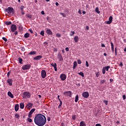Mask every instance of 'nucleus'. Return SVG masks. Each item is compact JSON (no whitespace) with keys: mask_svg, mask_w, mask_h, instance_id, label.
I'll return each instance as SVG.
<instances>
[{"mask_svg":"<svg viewBox=\"0 0 126 126\" xmlns=\"http://www.w3.org/2000/svg\"><path fill=\"white\" fill-rule=\"evenodd\" d=\"M111 50L112 51V53H114L115 52V48H114V43L113 42H111Z\"/></svg>","mask_w":126,"mask_h":126,"instance_id":"412c9836","label":"nucleus"},{"mask_svg":"<svg viewBox=\"0 0 126 126\" xmlns=\"http://www.w3.org/2000/svg\"><path fill=\"white\" fill-rule=\"evenodd\" d=\"M82 95L84 98H87L89 97V93L88 92H84L82 93Z\"/></svg>","mask_w":126,"mask_h":126,"instance_id":"0eeeda50","label":"nucleus"},{"mask_svg":"<svg viewBox=\"0 0 126 126\" xmlns=\"http://www.w3.org/2000/svg\"><path fill=\"white\" fill-rule=\"evenodd\" d=\"M72 120H75V115H72Z\"/></svg>","mask_w":126,"mask_h":126,"instance_id":"864d4df0","label":"nucleus"},{"mask_svg":"<svg viewBox=\"0 0 126 126\" xmlns=\"http://www.w3.org/2000/svg\"><path fill=\"white\" fill-rule=\"evenodd\" d=\"M22 51H23V52H24L25 51V48L24 47H22Z\"/></svg>","mask_w":126,"mask_h":126,"instance_id":"338daca9","label":"nucleus"},{"mask_svg":"<svg viewBox=\"0 0 126 126\" xmlns=\"http://www.w3.org/2000/svg\"><path fill=\"white\" fill-rule=\"evenodd\" d=\"M80 126H86V124H85V122L82 121L80 123Z\"/></svg>","mask_w":126,"mask_h":126,"instance_id":"5701e85b","label":"nucleus"},{"mask_svg":"<svg viewBox=\"0 0 126 126\" xmlns=\"http://www.w3.org/2000/svg\"><path fill=\"white\" fill-rule=\"evenodd\" d=\"M103 67H104V68H105V70H106V71H109V69L111 67V66H107Z\"/></svg>","mask_w":126,"mask_h":126,"instance_id":"bb28decb","label":"nucleus"},{"mask_svg":"<svg viewBox=\"0 0 126 126\" xmlns=\"http://www.w3.org/2000/svg\"><path fill=\"white\" fill-rule=\"evenodd\" d=\"M44 46H47V45H48V42H44Z\"/></svg>","mask_w":126,"mask_h":126,"instance_id":"e2e57ef3","label":"nucleus"},{"mask_svg":"<svg viewBox=\"0 0 126 126\" xmlns=\"http://www.w3.org/2000/svg\"><path fill=\"white\" fill-rule=\"evenodd\" d=\"M74 41L75 43H77L79 41V37L78 36H75L74 38Z\"/></svg>","mask_w":126,"mask_h":126,"instance_id":"dca6fc26","label":"nucleus"},{"mask_svg":"<svg viewBox=\"0 0 126 126\" xmlns=\"http://www.w3.org/2000/svg\"><path fill=\"white\" fill-rule=\"evenodd\" d=\"M15 117L16 119H19L20 118V116H19V114L16 113L15 115Z\"/></svg>","mask_w":126,"mask_h":126,"instance_id":"7c9ffc66","label":"nucleus"},{"mask_svg":"<svg viewBox=\"0 0 126 126\" xmlns=\"http://www.w3.org/2000/svg\"><path fill=\"white\" fill-rule=\"evenodd\" d=\"M57 58L59 59V61L60 62H62V61H63V56H62V54L61 53H59L58 54Z\"/></svg>","mask_w":126,"mask_h":126,"instance_id":"9b49d317","label":"nucleus"},{"mask_svg":"<svg viewBox=\"0 0 126 126\" xmlns=\"http://www.w3.org/2000/svg\"><path fill=\"white\" fill-rule=\"evenodd\" d=\"M23 8H24V6H21L20 9L21 10V11L22 10H24V9H23Z\"/></svg>","mask_w":126,"mask_h":126,"instance_id":"603ef678","label":"nucleus"},{"mask_svg":"<svg viewBox=\"0 0 126 126\" xmlns=\"http://www.w3.org/2000/svg\"><path fill=\"white\" fill-rule=\"evenodd\" d=\"M105 82H106V80H100V84H103V83H105Z\"/></svg>","mask_w":126,"mask_h":126,"instance_id":"72a5a7b5","label":"nucleus"},{"mask_svg":"<svg viewBox=\"0 0 126 126\" xmlns=\"http://www.w3.org/2000/svg\"><path fill=\"white\" fill-rule=\"evenodd\" d=\"M115 56H117V47H116L115 49Z\"/></svg>","mask_w":126,"mask_h":126,"instance_id":"3c124183","label":"nucleus"},{"mask_svg":"<svg viewBox=\"0 0 126 126\" xmlns=\"http://www.w3.org/2000/svg\"><path fill=\"white\" fill-rule=\"evenodd\" d=\"M30 67H31V65H30V64H27L23 65L22 67V69L23 70H27V69H30Z\"/></svg>","mask_w":126,"mask_h":126,"instance_id":"20e7f679","label":"nucleus"},{"mask_svg":"<svg viewBox=\"0 0 126 126\" xmlns=\"http://www.w3.org/2000/svg\"><path fill=\"white\" fill-rule=\"evenodd\" d=\"M26 16L28 18H30V19H31V18H32V15H31L27 14V15H26Z\"/></svg>","mask_w":126,"mask_h":126,"instance_id":"c756f323","label":"nucleus"},{"mask_svg":"<svg viewBox=\"0 0 126 126\" xmlns=\"http://www.w3.org/2000/svg\"><path fill=\"white\" fill-rule=\"evenodd\" d=\"M22 62H23V60L21 58H19V63L22 64Z\"/></svg>","mask_w":126,"mask_h":126,"instance_id":"f704fd0d","label":"nucleus"},{"mask_svg":"<svg viewBox=\"0 0 126 126\" xmlns=\"http://www.w3.org/2000/svg\"><path fill=\"white\" fill-rule=\"evenodd\" d=\"M123 100H126V95L123 96Z\"/></svg>","mask_w":126,"mask_h":126,"instance_id":"69168bd1","label":"nucleus"},{"mask_svg":"<svg viewBox=\"0 0 126 126\" xmlns=\"http://www.w3.org/2000/svg\"><path fill=\"white\" fill-rule=\"evenodd\" d=\"M27 121L29 123H31L32 122V119L31 118H27Z\"/></svg>","mask_w":126,"mask_h":126,"instance_id":"a19ab883","label":"nucleus"},{"mask_svg":"<svg viewBox=\"0 0 126 126\" xmlns=\"http://www.w3.org/2000/svg\"><path fill=\"white\" fill-rule=\"evenodd\" d=\"M36 51H31V52L29 53V55H36Z\"/></svg>","mask_w":126,"mask_h":126,"instance_id":"a878e982","label":"nucleus"},{"mask_svg":"<svg viewBox=\"0 0 126 126\" xmlns=\"http://www.w3.org/2000/svg\"><path fill=\"white\" fill-rule=\"evenodd\" d=\"M13 81V80H12V79H8V80H7V83L9 84V85H10V86H11L12 85Z\"/></svg>","mask_w":126,"mask_h":126,"instance_id":"ddd939ff","label":"nucleus"},{"mask_svg":"<svg viewBox=\"0 0 126 126\" xmlns=\"http://www.w3.org/2000/svg\"><path fill=\"white\" fill-rule=\"evenodd\" d=\"M124 66V64L123 63V62H121L119 64V66Z\"/></svg>","mask_w":126,"mask_h":126,"instance_id":"de8ad7c7","label":"nucleus"},{"mask_svg":"<svg viewBox=\"0 0 126 126\" xmlns=\"http://www.w3.org/2000/svg\"><path fill=\"white\" fill-rule=\"evenodd\" d=\"M77 66V62L76 61H74L73 63V69H75V68Z\"/></svg>","mask_w":126,"mask_h":126,"instance_id":"aec40b11","label":"nucleus"},{"mask_svg":"<svg viewBox=\"0 0 126 126\" xmlns=\"http://www.w3.org/2000/svg\"><path fill=\"white\" fill-rule=\"evenodd\" d=\"M60 102V104H59L58 108L60 109V108L62 107V106L63 105V101H62V100H61Z\"/></svg>","mask_w":126,"mask_h":126,"instance_id":"c9c22d12","label":"nucleus"},{"mask_svg":"<svg viewBox=\"0 0 126 126\" xmlns=\"http://www.w3.org/2000/svg\"><path fill=\"white\" fill-rule=\"evenodd\" d=\"M32 118V114L29 113V118Z\"/></svg>","mask_w":126,"mask_h":126,"instance_id":"6e6d98bb","label":"nucleus"},{"mask_svg":"<svg viewBox=\"0 0 126 126\" xmlns=\"http://www.w3.org/2000/svg\"><path fill=\"white\" fill-rule=\"evenodd\" d=\"M34 122L36 126H43L46 125L47 119L46 118V116L44 115L38 114L35 116Z\"/></svg>","mask_w":126,"mask_h":126,"instance_id":"f257e3e1","label":"nucleus"},{"mask_svg":"<svg viewBox=\"0 0 126 126\" xmlns=\"http://www.w3.org/2000/svg\"><path fill=\"white\" fill-rule=\"evenodd\" d=\"M46 33L48 35H53V32L50 29H47L46 30Z\"/></svg>","mask_w":126,"mask_h":126,"instance_id":"2eb2a0df","label":"nucleus"},{"mask_svg":"<svg viewBox=\"0 0 126 126\" xmlns=\"http://www.w3.org/2000/svg\"><path fill=\"white\" fill-rule=\"evenodd\" d=\"M78 74L79 75H81V76H82V77H84V73L82 72H80L79 73H78Z\"/></svg>","mask_w":126,"mask_h":126,"instance_id":"c85d7f7f","label":"nucleus"},{"mask_svg":"<svg viewBox=\"0 0 126 126\" xmlns=\"http://www.w3.org/2000/svg\"><path fill=\"white\" fill-rule=\"evenodd\" d=\"M61 35L60 34V33H57L56 34V37H61Z\"/></svg>","mask_w":126,"mask_h":126,"instance_id":"49530a36","label":"nucleus"},{"mask_svg":"<svg viewBox=\"0 0 126 126\" xmlns=\"http://www.w3.org/2000/svg\"><path fill=\"white\" fill-rule=\"evenodd\" d=\"M10 29L12 32H15L17 29V27H16V25H15L12 24L11 25Z\"/></svg>","mask_w":126,"mask_h":126,"instance_id":"423d86ee","label":"nucleus"},{"mask_svg":"<svg viewBox=\"0 0 126 126\" xmlns=\"http://www.w3.org/2000/svg\"><path fill=\"white\" fill-rule=\"evenodd\" d=\"M6 25H10L11 24V22L10 21H7L5 22Z\"/></svg>","mask_w":126,"mask_h":126,"instance_id":"e433bc0d","label":"nucleus"},{"mask_svg":"<svg viewBox=\"0 0 126 126\" xmlns=\"http://www.w3.org/2000/svg\"><path fill=\"white\" fill-rule=\"evenodd\" d=\"M78 100H79V96H78V95H76L75 97V103H77L78 102Z\"/></svg>","mask_w":126,"mask_h":126,"instance_id":"6ab92c4d","label":"nucleus"},{"mask_svg":"<svg viewBox=\"0 0 126 126\" xmlns=\"http://www.w3.org/2000/svg\"><path fill=\"white\" fill-rule=\"evenodd\" d=\"M95 12L98 14L100 13V11H99V8L96 7L95 8Z\"/></svg>","mask_w":126,"mask_h":126,"instance_id":"4c0bfd02","label":"nucleus"},{"mask_svg":"<svg viewBox=\"0 0 126 126\" xmlns=\"http://www.w3.org/2000/svg\"><path fill=\"white\" fill-rule=\"evenodd\" d=\"M70 36H73V35H74L75 34V32L74 31H71L70 32Z\"/></svg>","mask_w":126,"mask_h":126,"instance_id":"473e14b6","label":"nucleus"},{"mask_svg":"<svg viewBox=\"0 0 126 126\" xmlns=\"http://www.w3.org/2000/svg\"><path fill=\"white\" fill-rule=\"evenodd\" d=\"M19 110V104H16L15 106V111L16 112H17Z\"/></svg>","mask_w":126,"mask_h":126,"instance_id":"a211bd4d","label":"nucleus"},{"mask_svg":"<svg viewBox=\"0 0 126 126\" xmlns=\"http://www.w3.org/2000/svg\"><path fill=\"white\" fill-rule=\"evenodd\" d=\"M60 78L61 79V80L64 81V80H65V79H66V75H65V74H62L60 75Z\"/></svg>","mask_w":126,"mask_h":126,"instance_id":"9d476101","label":"nucleus"},{"mask_svg":"<svg viewBox=\"0 0 126 126\" xmlns=\"http://www.w3.org/2000/svg\"><path fill=\"white\" fill-rule=\"evenodd\" d=\"M86 65L87 67H89V63H88V61L86 62Z\"/></svg>","mask_w":126,"mask_h":126,"instance_id":"79ce46f5","label":"nucleus"},{"mask_svg":"<svg viewBox=\"0 0 126 126\" xmlns=\"http://www.w3.org/2000/svg\"><path fill=\"white\" fill-rule=\"evenodd\" d=\"M95 126H101L100 124H97L95 125Z\"/></svg>","mask_w":126,"mask_h":126,"instance_id":"774afa93","label":"nucleus"},{"mask_svg":"<svg viewBox=\"0 0 126 126\" xmlns=\"http://www.w3.org/2000/svg\"><path fill=\"white\" fill-rule=\"evenodd\" d=\"M47 76V72H46V70H42L41 71V77L42 78H45Z\"/></svg>","mask_w":126,"mask_h":126,"instance_id":"1a4fd4ad","label":"nucleus"},{"mask_svg":"<svg viewBox=\"0 0 126 126\" xmlns=\"http://www.w3.org/2000/svg\"><path fill=\"white\" fill-rule=\"evenodd\" d=\"M51 65H52V66H53V67H54V70L55 71H57L58 70V68L57 67V63H52L51 64Z\"/></svg>","mask_w":126,"mask_h":126,"instance_id":"f8f14e48","label":"nucleus"},{"mask_svg":"<svg viewBox=\"0 0 126 126\" xmlns=\"http://www.w3.org/2000/svg\"><path fill=\"white\" fill-rule=\"evenodd\" d=\"M23 97L24 99H26V98H30L31 97V94L28 92H25L23 93Z\"/></svg>","mask_w":126,"mask_h":126,"instance_id":"7ed1b4c3","label":"nucleus"},{"mask_svg":"<svg viewBox=\"0 0 126 126\" xmlns=\"http://www.w3.org/2000/svg\"><path fill=\"white\" fill-rule=\"evenodd\" d=\"M24 37H25V38H28V37H30V34L29 33H26L24 35Z\"/></svg>","mask_w":126,"mask_h":126,"instance_id":"cd10ccee","label":"nucleus"},{"mask_svg":"<svg viewBox=\"0 0 126 126\" xmlns=\"http://www.w3.org/2000/svg\"><path fill=\"white\" fill-rule=\"evenodd\" d=\"M14 34L15 35H18V32L17 31H15Z\"/></svg>","mask_w":126,"mask_h":126,"instance_id":"0e129e2a","label":"nucleus"},{"mask_svg":"<svg viewBox=\"0 0 126 126\" xmlns=\"http://www.w3.org/2000/svg\"><path fill=\"white\" fill-rule=\"evenodd\" d=\"M29 31H30V32H31V33H33V30H32V29H30V30H29Z\"/></svg>","mask_w":126,"mask_h":126,"instance_id":"680f3d73","label":"nucleus"},{"mask_svg":"<svg viewBox=\"0 0 126 126\" xmlns=\"http://www.w3.org/2000/svg\"><path fill=\"white\" fill-rule=\"evenodd\" d=\"M20 108L21 109H24V103H21L20 104Z\"/></svg>","mask_w":126,"mask_h":126,"instance_id":"393cba45","label":"nucleus"},{"mask_svg":"<svg viewBox=\"0 0 126 126\" xmlns=\"http://www.w3.org/2000/svg\"><path fill=\"white\" fill-rule=\"evenodd\" d=\"M113 22V17L110 16L108 19V21H105V24H111Z\"/></svg>","mask_w":126,"mask_h":126,"instance_id":"6e6552de","label":"nucleus"},{"mask_svg":"<svg viewBox=\"0 0 126 126\" xmlns=\"http://www.w3.org/2000/svg\"><path fill=\"white\" fill-rule=\"evenodd\" d=\"M103 102H104L105 105H108V100H104Z\"/></svg>","mask_w":126,"mask_h":126,"instance_id":"09e8293b","label":"nucleus"},{"mask_svg":"<svg viewBox=\"0 0 126 126\" xmlns=\"http://www.w3.org/2000/svg\"><path fill=\"white\" fill-rule=\"evenodd\" d=\"M60 14L63 16V17H65L66 16V15L65 14H64L63 13H61Z\"/></svg>","mask_w":126,"mask_h":126,"instance_id":"37998d69","label":"nucleus"},{"mask_svg":"<svg viewBox=\"0 0 126 126\" xmlns=\"http://www.w3.org/2000/svg\"><path fill=\"white\" fill-rule=\"evenodd\" d=\"M2 40L5 41V42H7V39H6V38H5L4 37H2Z\"/></svg>","mask_w":126,"mask_h":126,"instance_id":"a18cd8bd","label":"nucleus"},{"mask_svg":"<svg viewBox=\"0 0 126 126\" xmlns=\"http://www.w3.org/2000/svg\"><path fill=\"white\" fill-rule=\"evenodd\" d=\"M7 94L8 96H9V97H10V98H13L14 97L12 93H11L10 92H8Z\"/></svg>","mask_w":126,"mask_h":126,"instance_id":"f3484780","label":"nucleus"},{"mask_svg":"<svg viewBox=\"0 0 126 126\" xmlns=\"http://www.w3.org/2000/svg\"><path fill=\"white\" fill-rule=\"evenodd\" d=\"M77 63H78V64H81V63H82V62H81V61H80V60H77Z\"/></svg>","mask_w":126,"mask_h":126,"instance_id":"c03bdc74","label":"nucleus"},{"mask_svg":"<svg viewBox=\"0 0 126 126\" xmlns=\"http://www.w3.org/2000/svg\"><path fill=\"white\" fill-rule=\"evenodd\" d=\"M10 75V72H8L7 73V77H9V76Z\"/></svg>","mask_w":126,"mask_h":126,"instance_id":"bf43d9fd","label":"nucleus"},{"mask_svg":"<svg viewBox=\"0 0 126 126\" xmlns=\"http://www.w3.org/2000/svg\"><path fill=\"white\" fill-rule=\"evenodd\" d=\"M65 50L66 52H68V51H69V48L68 47H66Z\"/></svg>","mask_w":126,"mask_h":126,"instance_id":"8fccbe9b","label":"nucleus"},{"mask_svg":"<svg viewBox=\"0 0 126 126\" xmlns=\"http://www.w3.org/2000/svg\"><path fill=\"white\" fill-rule=\"evenodd\" d=\"M22 14H23V15H24V14H25V12H24V10L21 11Z\"/></svg>","mask_w":126,"mask_h":126,"instance_id":"13d9d810","label":"nucleus"},{"mask_svg":"<svg viewBox=\"0 0 126 126\" xmlns=\"http://www.w3.org/2000/svg\"><path fill=\"white\" fill-rule=\"evenodd\" d=\"M34 111H36V109L35 108L32 109L29 112V114L31 115H33V113H34Z\"/></svg>","mask_w":126,"mask_h":126,"instance_id":"4be33fe9","label":"nucleus"},{"mask_svg":"<svg viewBox=\"0 0 126 126\" xmlns=\"http://www.w3.org/2000/svg\"><path fill=\"white\" fill-rule=\"evenodd\" d=\"M19 30H20V31H23V27H22V26L20 25L19 27Z\"/></svg>","mask_w":126,"mask_h":126,"instance_id":"2f4dec72","label":"nucleus"},{"mask_svg":"<svg viewBox=\"0 0 126 126\" xmlns=\"http://www.w3.org/2000/svg\"><path fill=\"white\" fill-rule=\"evenodd\" d=\"M5 12H7L8 14H14V9L11 7H8L5 9Z\"/></svg>","mask_w":126,"mask_h":126,"instance_id":"f03ea898","label":"nucleus"},{"mask_svg":"<svg viewBox=\"0 0 126 126\" xmlns=\"http://www.w3.org/2000/svg\"><path fill=\"white\" fill-rule=\"evenodd\" d=\"M40 35H41V36H44V35H45V32L42 31L40 32Z\"/></svg>","mask_w":126,"mask_h":126,"instance_id":"ea45409f","label":"nucleus"},{"mask_svg":"<svg viewBox=\"0 0 126 126\" xmlns=\"http://www.w3.org/2000/svg\"><path fill=\"white\" fill-rule=\"evenodd\" d=\"M86 29L87 30H89V26H87L86 27Z\"/></svg>","mask_w":126,"mask_h":126,"instance_id":"052dcab7","label":"nucleus"},{"mask_svg":"<svg viewBox=\"0 0 126 126\" xmlns=\"http://www.w3.org/2000/svg\"><path fill=\"white\" fill-rule=\"evenodd\" d=\"M102 73L103 74H105L106 73V70L104 67L102 68Z\"/></svg>","mask_w":126,"mask_h":126,"instance_id":"58836bf2","label":"nucleus"},{"mask_svg":"<svg viewBox=\"0 0 126 126\" xmlns=\"http://www.w3.org/2000/svg\"><path fill=\"white\" fill-rule=\"evenodd\" d=\"M63 94L66 96V97H70V98H71V91H69L67 92H64Z\"/></svg>","mask_w":126,"mask_h":126,"instance_id":"39448f33","label":"nucleus"},{"mask_svg":"<svg viewBox=\"0 0 126 126\" xmlns=\"http://www.w3.org/2000/svg\"><path fill=\"white\" fill-rule=\"evenodd\" d=\"M43 57L41 55H39L36 56V57H34L33 58V60H35V61H39V60H41Z\"/></svg>","mask_w":126,"mask_h":126,"instance_id":"4468645a","label":"nucleus"},{"mask_svg":"<svg viewBox=\"0 0 126 126\" xmlns=\"http://www.w3.org/2000/svg\"><path fill=\"white\" fill-rule=\"evenodd\" d=\"M95 74H96V77H99V72L95 73Z\"/></svg>","mask_w":126,"mask_h":126,"instance_id":"4d7b16f0","label":"nucleus"},{"mask_svg":"<svg viewBox=\"0 0 126 126\" xmlns=\"http://www.w3.org/2000/svg\"><path fill=\"white\" fill-rule=\"evenodd\" d=\"M32 106H33V103H29L27 104V107H28V108H31Z\"/></svg>","mask_w":126,"mask_h":126,"instance_id":"b1692460","label":"nucleus"},{"mask_svg":"<svg viewBox=\"0 0 126 126\" xmlns=\"http://www.w3.org/2000/svg\"><path fill=\"white\" fill-rule=\"evenodd\" d=\"M101 47H102V48H105L106 46H105V44H104V43H101Z\"/></svg>","mask_w":126,"mask_h":126,"instance_id":"5fc2aeb1","label":"nucleus"}]
</instances>
